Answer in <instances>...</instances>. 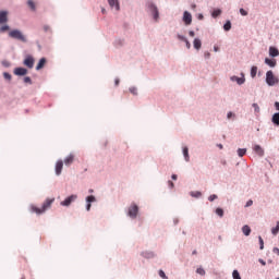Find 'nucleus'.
<instances>
[{"instance_id": "1", "label": "nucleus", "mask_w": 279, "mask_h": 279, "mask_svg": "<svg viewBox=\"0 0 279 279\" xmlns=\"http://www.w3.org/2000/svg\"><path fill=\"white\" fill-rule=\"evenodd\" d=\"M53 202H56V198H47L41 208L36 207L35 205L31 206V210L32 213H36V215H43V213L49 210V208H51V204H53Z\"/></svg>"}, {"instance_id": "2", "label": "nucleus", "mask_w": 279, "mask_h": 279, "mask_svg": "<svg viewBox=\"0 0 279 279\" xmlns=\"http://www.w3.org/2000/svg\"><path fill=\"white\" fill-rule=\"evenodd\" d=\"M10 38H14L15 40H21V43H27V38L23 33L19 29H13L9 33Z\"/></svg>"}, {"instance_id": "3", "label": "nucleus", "mask_w": 279, "mask_h": 279, "mask_svg": "<svg viewBox=\"0 0 279 279\" xmlns=\"http://www.w3.org/2000/svg\"><path fill=\"white\" fill-rule=\"evenodd\" d=\"M266 83L268 86H276V84H278V77L274 75L271 70L266 73Z\"/></svg>"}, {"instance_id": "4", "label": "nucleus", "mask_w": 279, "mask_h": 279, "mask_svg": "<svg viewBox=\"0 0 279 279\" xmlns=\"http://www.w3.org/2000/svg\"><path fill=\"white\" fill-rule=\"evenodd\" d=\"M147 8H148L149 12H151L154 20L158 21L159 16H160L159 12H158V7H156V4H154V2H148Z\"/></svg>"}, {"instance_id": "5", "label": "nucleus", "mask_w": 279, "mask_h": 279, "mask_svg": "<svg viewBox=\"0 0 279 279\" xmlns=\"http://www.w3.org/2000/svg\"><path fill=\"white\" fill-rule=\"evenodd\" d=\"M128 215L131 217V219H136V216L138 215V206L136 204H132L129 207Z\"/></svg>"}, {"instance_id": "6", "label": "nucleus", "mask_w": 279, "mask_h": 279, "mask_svg": "<svg viewBox=\"0 0 279 279\" xmlns=\"http://www.w3.org/2000/svg\"><path fill=\"white\" fill-rule=\"evenodd\" d=\"M77 199V195L76 194H72L70 196H68L63 202H61V206H66L69 207L73 202H75Z\"/></svg>"}, {"instance_id": "7", "label": "nucleus", "mask_w": 279, "mask_h": 279, "mask_svg": "<svg viewBox=\"0 0 279 279\" xmlns=\"http://www.w3.org/2000/svg\"><path fill=\"white\" fill-rule=\"evenodd\" d=\"M183 22L185 23V25H191V23H193V16L191 15V13H189V11H185L183 13Z\"/></svg>"}, {"instance_id": "8", "label": "nucleus", "mask_w": 279, "mask_h": 279, "mask_svg": "<svg viewBox=\"0 0 279 279\" xmlns=\"http://www.w3.org/2000/svg\"><path fill=\"white\" fill-rule=\"evenodd\" d=\"M24 65L27 66L28 69H34V57L28 56L24 60Z\"/></svg>"}, {"instance_id": "9", "label": "nucleus", "mask_w": 279, "mask_h": 279, "mask_svg": "<svg viewBox=\"0 0 279 279\" xmlns=\"http://www.w3.org/2000/svg\"><path fill=\"white\" fill-rule=\"evenodd\" d=\"M253 150L255 151V154H257V156H259L260 158H263V156H265V150L263 149V147H260V145H255L253 147Z\"/></svg>"}, {"instance_id": "10", "label": "nucleus", "mask_w": 279, "mask_h": 279, "mask_svg": "<svg viewBox=\"0 0 279 279\" xmlns=\"http://www.w3.org/2000/svg\"><path fill=\"white\" fill-rule=\"evenodd\" d=\"M64 167V161L59 160L56 163V174L60 175V173H62V168Z\"/></svg>"}, {"instance_id": "11", "label": "nucleus", "mask_w": 279, "mask_h": 279, "mask_svg": "<svg viewBox=\"0 0 279 279\" xmlns=\"http://www.w3.org/2000/svg\"><path fill=\"white\" fill-rule=\"evenodd\" d=\"M8 23V11H0V25Z\"/></svg>"}, {"instance_id": "12", "label": "nucleus", "mask_w": 279, "mask_h": 279, "mask_svg": "<svg viewBox=\"0 0 279 279\" xmlns=\"http://www.w3.org/2000/svg\"><path fill=\"white\" fill-rule=\"evenodd\" d=\"M269 56H270L271 58H278V56H279V50H278V48H276V47H274V46H270V47H269Z\"/></svg>"}, {"instance_id": "13", "label": "nucleus", "mask_w": 279, "mask_h": 279, "mask_svg": "<svg viewBox=\"0 0 279 279\" xmlns=\"http://www.w3.org/2000/svg\"><path fill=\"white\" fill-rule=\"evenodd\" d=\"M75 160V155L70 154L65 159H64V165L66 167H70V165H73V161Z\"/></svg>"}, {"instance_id": "14", "label": "nucleus", "mask_w": 279, "mask_h": 279, "mask_svg": "<svg viewBox=\"0 0 279 279\" xmlns=\"http://www.w3.org/2000/svg\"><path fill=\"white\" fill-rule=\"evenodd\" d=\"M108 3L110 8H116L117 12L121 10V7L119 5V0H108Z\"/></svg>"}, {"instance_id": "15", "label": "nucleus", "mask_w": 279, "mask_h": 279, "mask_svg": "<svg viewBox=\"0 0 279 279\" xmlns=\"http://www.w3.org/2000/svg\"><path fill=\"white\" fill-rule=\"evenodd\" d=\"M47 64V59L46 58H41L38 62V64L36 65V71H40V69H45V65Z\"/></svg>"}, {"instance_id": "16", "label": "nucleus", "mask_w": 279, "mask_h": 279, "mask_svg": "<svg viewBox=\"0 0 279 279\" xmlns=\"http://www.w3.org/2000/svg\"><path fill=\"white\" fill-rule=\"evenodd\" d=\"M231 82H236V84L241 86L242 84H245V77L231 76Z\"/></svg>"}, {"instance_id": "17", "label": "nucleus", "mask_w": 279, "mask_h": 279, "mask_svg": "<svg viewBox=\"0 0 279 279\" xmlns=\"http://www.w3.org/2000/svg\"><path fill=\"white\" fill-rule=\"evenodd\" d=\"M26 73H27V69H25V68H16L14 70L15 75H25Z\"/></svg>"}, {"instance_id": "18", "label": "nucleus", "mask_w": 279, "mask_h": 279, "mask_svg": "<svg viewBox=\"0 0 279 279\" xmlns=\"http://www.w3.org/2000/svg\"><path fill=\"white\" fill-rule=\"evenodd\" d=\"M242 232L245 236H250V234H252V229L250 228V226L245 225L242 227Z\"/></svg>"}, {"instance_id": "19", "label": "nucleus", "mask_w": 279, "mask_h": 279, "mask_svg": "<svg viewBox=\"0 0 279 279\" xmlns=\"http://www.w3.org/2000/svg\"><path fill=\"white\" fill-rule=\"evenodd\" d=\"M183 156L186 162L191 160V157L189 156V147L183 148Z\"/></svg>"}, {"instance_id": "20", "label": "nucleus", "mask_w": 279, "mask_h": 279, "mask_svg": "<svg viewBox=\"0 0 279 279\" xmlns=\"http://www.w3.org/2000/svg\"><path fill=\"white\" fill-rule=\"evenodd\" d=\"M193 44L194 48H196L197 50L202 49V40H199V38H195Z\"/></svg>"}, {"instance_id": "21", "label": "nucleus", "mask_w": 279, "mask_h": 279, "mask_svg": "<svg viewBox=\"0 0 279 279\" xmlns=\"http://www.w3.org/2000/svg\"><path fill=\"white\" fill-rule=\"evenodd\" d=\"M265 64H268V66L274 68V66H276V60H271L269 58H266L265 59Z\"/></svg>"}, {"instance_id": "22", "label": "nucleus", "mask_w": 279, "mask_h": 279, "mask_svg": "<svg viewBox=\"0 0 279 279\" xmlns=\"http://www.w3.org/2000/svg\"><path fill=\"white\" fill-rule=\"evenodd\" d=\"M256 73H258V66L253 65L251 69V77H256Z\"/></svg>"}, {"instance_id": "23", "label": "nucleus", "mask_w": 279, "mask_h": 279, "mask_svg": "<svg viewBox=\"0 0 279 279\" xmlns=\"http://www.w3.org/2000/svg\"><path fill=\"white\" fill-rule=\"evenodd\" d=\"M272 123H274L275 125H279V112H277V113H275V114L272 116Z\"/></svg>"}, {"instance_id": "24", "label": "nucleus", "mask_w": 279, "mask_h": 279, "mask_svg": "<svg viewBox=\"0 0 279 279\" xmlns=\"http://www.w3.org/2000/svg\"><path fill=\"white\" fill-rule=\"evenodd\" d=\"M27 5L33 10V12H36V3H34L33 0H28Z\"/></svg>"}, {"instance_id": "25", "label": "nucleus", "mask_w": 279, "mask_h": 279, "mask_svg": "<svg viewBox=\"0 0 279 279\" xmlns=\"http://www.w3.org/2000/svg\"><path fill=\"white\" fill-rule=\"evenodd\" d=\"M225 32H230L232 29V23L230 21H227V23L223 25Z\"/></svg>"}, {"instance_id": "26", "label": "nucleus", "mask_w": 279, "mask_h": 279, "mask_svg": "<svg viewBox=\"0 0 279 279\" xmlns=\"http://www.w3.org/2000/svg\"><path fill=\"white\" fill-rule=\"evenodd\" d=\"M245 154H247V149H245V148L238 149V155L240 156V158H243V156H245Z\"/></svg>"}, {"instance_id": "27", "label": "nucleus", "mask_w": 279, "mask_h": 279, "mask_svg": "<svg viewBox=\"0 0 279 279\" xmlns=\"http://www.w3.org/2000/svg\"><path fill=\"white\" fill-rule=\"evenodd\" d=\"M220 14H221V10L220 9H216V10L213 11L211 16L214 19H217V16H220Z\"/></svg>"}, {"instance_id": "28", "label": "nucleus", "mask_w": 279, "mask_h": 279, "mask_svg": "<svg viewBox=\"0 0 279 279\" xmlns=\"http://www.w3.org/2000/svg\"><path fill=\"white\" fill-rule=\"evenodd\" d=\"M278 232H279V221H277L276 227L271 229V233L274 234V236H276Z\"/></svg>"}, {"instance_id": "29", "label": "nucleus", "mask_w": 279, "mask_h": 279, "mask_svg": "<svg viewBox=\"0 0 279 279\" xmlns=\"http://www.w3.org/2000/svg\"><path fill=\"white\" fill-rule=\"evenodd\" d=\"M258 241H259V250H265V241H263V236H258Z\"/></svg>"}, {"instance_id": "30", "label": "nucleus", "mask_w": 279, "mask_h": 279, "mask_svg": "<svg viewBox=\"0 0 279 279\" xmlns=\"http://www.w3.org/2000/svg\"><path fill=\"white\" fill-rule=\"evenodd\" d=\"M86 202H87V204H93V202H96V198H95V196L90 195V196L86 197Z\"/></svg>"}, {"instance_id": "31", "label": "nucleus", "mask_w": 279, "mask_h": 279, "mask_svg": "<svg viewBox=\"0 0 279 279\" xmlns=\"http://www.w3.org/2000/svg\"><path fill=\"white\" fill-rule=\"evenodd\" d=\"M192 197H202V192L196 191V192H191Z\"/></svg>"}, {"instance_id": "32", "label": "nucleus", "mask_w": 279, "mask_h": 279, "mask_svg": "<svg viewBox=\"0 0 279 279\" xmlns=\"http://www.w3.org/2000/svg\"><path fill=\"white\" fill-rule=\"evenodd\" d=\"M196 274H199V276H206V270H204V268H197Z\"/></svg>"}, {"instance_id": "33", "label": "nucleus", "mask_w": 279, "mask_h": 279, "mask_svg": "<svg viewBox=\"0 0 279 279\" xmlns=\"http://www.w3.org/2000/svg\"><path fill=\"white\" fill-rule=\"evenodd\" d=\"M233 279H241V275L239 274V270H233Z\"/></svg>"}, {"instance_id": "34", "label": "nucleus", "mask_w": 279, "mask_h": 279, "mask_svg": "<svg viewBox=\"0 0 279 279\" xmlns=\"http://www.w3.org/2000/svg\"><path fill=\"white\" fill-rule=\"evenodd\" d=\"M253 108H254V111L258 114V112H260V107H258V104L254 102L253 104Z\"/></svg>"}, {"instance_id": "35", "label": "nucleus", "mask_w": 279, "mask_h": 279, "mask_svg": "<svg viewBox=\"0 0 279 279\" xmlns=\"http://www.w3.org/2000/svg\"><path fill=\"white\" fill-rule=\"evenodd\" d=\"M216 215H218V217H223V210L218 207V208L216 209Z\"/></svg>"}, {"instance_id": "36", "label": "nucleus", "mask_w": 279, "mask_h": 279, "mask_svg": "<svg viewBox=\"0 0 279 279\" xmlns=\"http://www.w3.org/2000/svg\"><path fill=\"white\" fill-rule=\"evenodd\" d=\"M130 93H132V95H138V89H136V87H131Z\"/></svg>"}, {"instance_id": "37", "label": "nucleus", "mask_w": 279, "mask_h": 279, "mask_svg": "<svg viewBox=\"0 0 279 279\" xmlns=\"http://www.w3.org/2000/svg\"><path fill=\"white\" fill-rule=\"evenodd\" d=\"M3 77H4V80H12V75L8 72L3 73Z\"/></svg>"}, {"instance_id": "38", "label": "nucleus", "mask_w": 279, "mask_h": 279, "mask_svg": "<svg viewBox=\"0 0 279 279\" xmlns=\"http://www.w3.org/2000/svg\"><path fill=\"white\" fill-rule=\"evenodd\" d=\"M217 194H213V195H210L209 197H208V201L209 202H215V199H217Z\"/></svg>"}, {"instance_id": "39", "label": "nucleus", "mask_w": 279, "mask_h": 279, "mask_svg": "<svg viewBox=\"0 0 279 279\" xmlns=\"http://www.w3.org/2000/svg\"><path fill=\"white\" fill-rule=\"evenodd\" d=\"M8 29H10V26H8V25H4V26L0 27L1 33L8 32Z\"/></svg>"}, {"instance_id": "40", "label": "nucleus", "mask_w": 279, "mask_h": 279, "mask_svg": "<svg viewBox=\"0 0 279 279\" xmlns=\"http://www.w3.org/2000/svg\"><path fill=\"white\" fill-rule=\"evenodd\" d=\"M159 276L160 278L169 279V277H167V275L162 270H159Z\"/></svg>"}, {"instance_id": "41", "label": "nucleus", "mask_w": 279, "mask_h": 279, "mask_svg": "<svg viewBox=\"0 0 279 279\" xmlns=\"http://www.w3.org/2000/svg\"><path fill=\"white\" fill-rule=\"evenodd\" d=\"M25 84H32V78L29 76L24 77Z\"/></svg>"}, {"instance_id": "42", "label": "nucleus", "mask_w": 279, "mask_h": 279, "mask_svg": "<svg viewBox=\"0 0 279 279\" xmlns=\"http://www.w3.org/2000/svg\"><path fill=\"white\" fill-rule=\"evenodd\" d=\"M240 14L242 16H247V11H245V9H240Z\"/></svg>"}, {"instance_id": "43", "label": "nucleus", "mask_w": 279, "mask_h": 279, "mask_svg": "<svg viewBox=\"0 0 279 279\" xmlns=\"http://www.w3.org/2000/svg\"><path fill=\"white\" fill-rule=\"evenodd\" d=\"M253 204H254V201L250 199V201H247L245 207L250 208V206H252Z\"/></svg>"}, {"instance_id": "44", "label": "nucleus", "mask_w": 279, "mask_h": 279, "mask_svg": "<svg viewBox=\"0 0 279 279\" xmlns=\"http://www.w3.org/2000/svg\"><path fill=\"white\" fill-rule=\"evenodd\" d=\"M178 38H179V40H183V43L186 41V37H184L182 35H178Z\"/></svg>"}, {"instance_id": "45", "label": "nucleus", "mask_w": 279, "mask_h": 279, "mask_svg": "<svg viewBox=\"0 0 279 279\" xmlns=\"http://www.w3.org/2000/svg\"><path fill=\"white\" fill-rule=\"evenodd\" d=\"M272 252H274V254H277V256H279V248L278 247H274Z\"/></svg>"}, {"instance_id": "46", "label": "nucleus", "mask_w": 279, "mask_h": 279, "mask_svg": "<svg viewBox=\"0 0 279 279\" xmlns=\"http://www.w3.org/2000/svg\"><path fill=\"white\" fill-rule=\"evenodd\" d=\"M185 43V45H186V48L187 49H191V43L189 41V39H186V41H184Z\"/></svg>"}, {"instance_id": "47", "label": "nucleus", "mask_w": 279, "mask_h": 279, "mask_svg": "<svg viewBox=\"0 0 279 279\" xmlns=\"http://www.w3.org/2000/svg\"><path fill=\"white\" fill-rule=\"evenodd\" d=\"M232 117H234V113H232V111H230V112L227 114V118H228V119H232Z\"/></svg>"}, {"instance_id": "48", "label": "nucleus", "mask_w": 279, "mask_h": 279, "mask_svg": "<svg viewBox=\"0 0 279 279\" xmlns=\"http://www.w3.org/2000/svg\"><path fill=\"white\" fill-rule=\"evenodd\" d=\"M189 35H190L192 38H194V37H195V32L190 31V32H189Z\"/></svg>"}, {"instance_id": "49", "label": "nucleus", "mask_w": 279, "mask_h": 279, "mask_svg": "<svg viewBox=\"0 0 279 279\" xmlns=\"http://www.w3.org/2000/svg\"><path fill=\"white\" fill-rule=\"evenodd\" d=\"M168 186H169L170 189H173L174 184L172 183V181H168Z\"/></svg>"}, {"instance_id": "50", "label": "nucleus", "mask_w": 279, "mask_h": 279, "mask_svg": "<svg viewBox=\"0 0 279 279\" xmlns=\"http://www.w3.org/2000/svg\"><path fill=\"white\" fill-rule=\"evenodd\" d=\"M260 265H263L265 267V265H267V263L264 259H259Z\"/></svg>"}, {"instance_id": "51", "label": "nucleus", "mask_w": 279, "mask_h": 279, "mask_svg": "<svg viewBox=\"0 0 279 279\" xmlns=\"http://www.w3.org/2000/svg\"><path fill=\"white\" fill-rule=\"evenodd\" d=\"M275 108H276V110L279 111V102L278 101L275 102Z\"/></svg>"}, {"instance_id": "52", "label": "nucleus", "mask_w": 279, "mask_h": 279, "mask_svg": "<svg viewBox=\"0 0 279 279\" xmlns=\"http://www.w3.org/2000/svg\"><path fill=\"white\" fill-rule=\"evenodd\" d=\"M205 58H210V52H205Z\"/></svg>"}, {"instance_id": "53", "label": "nucleus", "mask_w": 279, "mask_h": 279, "mask_svg": "<svg viewBox=\"0 0 279 279\" xmlns=\"http://www.w3.org/2000/svg\"><path fill=\"white\" fill-rule=\"evenodd\" d=\"M119 83H120L119 78H116L114 81L116 86H119Z\"/></svg>"}, {"instance_id": "54", "label": "nucleus", "mask_w": 279, "mask_h": 279, "mask_svg": "<svg viewBox=\"0 0 279 279\" xmlns=\"http://www.w3.org/2000/svg\"><path fill=\"white\" fill-rule=\"evenodd\" d=\"M90 203H87L86 210H90Z\"/></svg>"}, {"instance_id": "55", "label": "nucleus", "mask_w": 279, "mask_h": 279, "mask_svg": "<svg viewBox=\"0 0 279 279\" xmlns=\"http://www.w3.org/2000/svg\"><path fill=\"white\" fill-rule=\"evenodd\" d=\"M172 180H178V174H172Z\"/></svg>"}, {"instance_id": "56", "label": "nucleus", "mask_w": 279, "mask_h": 279, "mask_svg": "<svg viewBox=\"0 0 279 279\" xmlns=\"http://www.w3.org/2000/svg\"><path fill=\"white\" fill-rule=\"evenodd\" d=\"M45 32H49V26H44Z\"/></svg>"}, {"instance_id": "57", "label": "nucleus", "mask_w": 279, "mask_h": 279, "mask_svg": "<svg viewBox=\"0 0 279 279\" xmlns=\"http://www.w3.org/2000/svg\"><path fill=\"white\" fill-rule=\"evenodd\" d=\"M198 19H199V21H202L204 19V15L199 14Z\"/></svg>"}, {"instance_id": "58", "label": "nucleus", "mask_w": 279, "mask_h": 279, "mask_svg": "<svg viewBox=\"0 0 279 279\" xmlns=\"http://www.w3.org/2000/svg\"><path fill=\"white\" fill-rule=\"evenodd\" d=\"M214 51H219V48L217 46H215Z\"/></svg>"}, {"instance_id": "59", "label": "nucleus", "mask_w": 279, "mask_h": 279, "mask_svg": "<svg viewBox=\"0 0 279 279\" xmlns=\"http://www.w3.org/2000/svg\"><path fill=\"white\" fill-rule=\"evenodd\" d=\"M219 149H223V145L219 144L218 145Z\"/></svg>"}, {"instance_id": "60", "label": "nucleus", "mask_w": 279, "mask_h": 279, "mask_svg": "<svg viewBox=\"0 0 279 279\" xmlns=\"http://www.w3.org/2000/svg\"><path fill=\"white\" fill-rule=\"evenodd\" d=\"M102 14H106V9H102Z\"/></svg>"}, {"instance_id": "61", "label": "nucleus", "mask_w": 279, "mask_h": 279, "mask_svg": "<svg viewBox=\"0 0 279 279\" xmlns=\"http://www.w3.org/2000/svg\"><path fill=\"white\" fill-rule=\"evenodd\" d=\"M2 64H3L4 66H8V63H7V62H3Z\"/></svg>"}, {"instance_id": "62", "label": "nucleus", "mask_w": 279, "mask_h": 279, "mask_svg": "<svg viewBox=\"0 0 279 279\" xmlns=\"http://www.w3.org/2000/svg\"><path fill=\"white\" fill-rule=\"evenodd\" d=\"M193 254H197V251H194Z\"/></svg>"}, {"instance_id": "63", "label": "nucleus", "mask_w": 279, "mask_h": 279, "mask_svg": "<svg viewBox=\"0 0 279 279\" xmlns=\"http://www.w3.org/2000/svg\"><path fill=\"white\" fill-rule=\"evenodd\" d=\"M89 193H93V190H89Z\"/></svg>"}]
</instances>
